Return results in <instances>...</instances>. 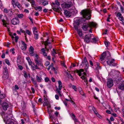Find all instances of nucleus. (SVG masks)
I'll list each match as a JSON object with an SVG mask.
<instances>
[{
  "instance_id": "nucleus-1",
  "label": "nucleus",
  "mask_w": 124,
  "mask_h": 124,
  "mask_svg": "<svg viewBox=\"0 0 124 124\" xmlns=\"http://www.w3.org/2000/svg\"><path fill=\"white\" fill-rule=\"evenodd\" d=\"M11 112L10 111H8L6 113H4L1 114L2 117L6 124H18V123L16 122H14L11 119L12 115L11 114Z\"/></svg>"
},
{
  "instance_id": "nucleus-2",
  "label": "nucleus",
  "mask_w": 124,
  "mask_h": 124,
  "mask_svg": "<svg viewBox=\"0 0 124 124\" xmlns=\"http://www.w3.org/2000/svg\"><path fill=\"white\" fill-rule=\"evenodd\" d=\"M81 13L83 15V18H79L78 19V23H79L80 22L84 21L86 20L90 19L91 12L90 10H83L81 12Z\"/></svg>"
},
{
  "instance_id": "nucleus-3",
  "label": "nucleus",
  "mask_w": 124,
  "mask_h": 124,
  "mask_svg": "<svg viewBox=\"0 0 124 124\" xmlns=\"http://www.w3.org/2000/svg\"><path fill=\"white\" fill-rule=\"evenodd\" d=\"M108 52L106 51L103 52L101 55L100 57V59L101 61L104 60V63L106 65L108 66Z\"/></svg>"
},
{
  "instance_id": "nucleus-4",
  "label": "nucleus",
  "mask_w": 124,
  "mask_h": 124,
  "mask_svg": "<svg viewBox=\"0 0 124 124\" xmlns=\"http://www.w3.org/2000/svg\"><path fill=\"white\" fill-rule=\"evenodd\" d=\"M96 25V23L93 22H90L89 23H85L83 24L82 28L84 31H86L88 27L91 28L92 27H95Z\"/></svg>"
},
{
  "instance_id": "nucleus-5",
  "label": "nucleus",
  "mask_w": 124,
  "mask_h": 124,
  "mask_svg": "<svg viewBox=\"0 0 124 124\" xmlns=\"http://www.w3.org/2000/svg\"><path fill=\"white\" fill-rule=\"evenodd\" d=\"M34 61L35 63L38 65L39 69H42L43 67L41 59L39 57V55L37 54L34 56Z\"/></svg>"
},
{
  "instance_id": "nucleus-6",
  "label": "nucleus",
  "mask_w": 124,
  "mask_h": 124,
  "mask_svg": "<svg viewBox=\"0 0 124 124\" xmlns=\"http://www.w3.org/2000/svg\"><path fill=\"white\" fill-rule=\"evenodd\" d=\"M84 70H76L75 71H76L78 73V74L80 76H81V78L82 79L84 80V82L86 83L87 87L88 85L87 84V80L86 78V73L84 72Z\"/></svg>"
},
{
  "instance_id": "nucleus-7",
  "label": "nucleus",
  "mask_w": 124,
  "mask_h": 124,
  "mask_svg": "<svg viewBox=\"0 0 124 124\" xmlns=\"http://www.w3.org/2000/svg\"><path fill=\"white\" fill-rule=\"evenodd\" d=\"M73 0H72L70 2H64L61 4V6L63 8L68 9L73 6Z\"/></svg>"
},
{
  "instance_id": "nucleus-8",
  "label": "nucleus",
  "mask_w": 124,
  "mask_h": 124,
  "mask_svg": "<svg viewBox=\"0 0 124 124\" xmlns=\"http://www.w3.org/2000/svg\"><path fill=\"white\" fill-rule=\"evenodd\" d=\"M26 59L28 61L29 65L31 66L32 69L33 70L39 69V67H38L37 65H35L34 63L32 62L31 61L29 57H26Z\"/></svg>"
},
{
  "instance_id": "nucleus-9",
  "label": "nucleus",
  "mask_w": 124,
  "mask_h": 124,
  "mask_svg": "<svg viewBox=\"0 0 124 124\" xmlns=\"http://www.w3.org/2000/svg\"><path fill=\"white\" fill-rule=\"evenodd\" d=\"M58 88L56 87V91L57 92L60 96H61V90L62 88V83L61 81L60 80H58Z\"/></svg>"
},
{
  "instance_id": "nucleus-10",
  "label": "nucleus",
  "mask_w": 124,
  "mask_h": 124,
  "mask_svg": "<svg viewBox=\"0 0 124 124\" xmlns=\"http://www.w3.org/2000/svg\"><path fill=\"white\" fill-rule=\"evenodd\" d=\"M20 48L23 50H25L27 48V45L25 42L22 41H21V43L19 45Z\"/></svg>"
},
{
  "instance_id": "nucleus-11",
  "label": "nucleus",
  "mask_w": 124,
  "mask_h": 124,
  "mask_svg": "<svg viewBox=\"0 0 124 124\" xmlns=\"http://www.w3.org/2000/svg\"><path fill=\"white\" fill-rule=\"evenodd\" d=\"M91 36V34H88L86 35L85 37V41L87 43H88L89 41H90Z\"/></svg>"
},
{
  "instance_id": "nucleus-12",
  "label": "nucleus",
  "mask_w": 124,
  "mask_h": 124,
  "mask_svg": "<svg viewBox=\"0 0 124 124\" xmlns=\"http://www.w3.org/2000/svg\"><path fill=\"white\" fill-rule=\"evenodd\" d=\"M8 77V70H4L3 79L5 80L7 79Z\"/></svg>"
},
{
  "instance_id": "nucleus-13",
  "label": "nucleus",
  "mask_w": 124,
  "mask_h": 124,
  "mask_svg": "<svg viewBox=\"0 0 124 124\" xmlns=\"http://www.w3.org/2000/svg\"><path fill=\"white\" fill-rule=\"evenodd\" d=\"M19 19L17 18H15L12 19L11 20V23L13 25H16L19 23Z\"/></svg>"
},
{
  "instance_id": "nucleus-14",
  "label": "nucleus",
  "mask_w": 124,
  "mask_h": 124,
  "mask_svg": "<svg viewBox=\"0 0 124 124\" xmlns=\"http://www.w3.org/2000/svg\"><path fill=\"white\" fill-rule=\"evenodd\" d=\"M34 48L31 46H30L29 48V51L30 56H33L34 55Z\"/></svg>"
},
{
  "instance_id": "nucleus-15",
  "label": "nucleus",
  "mask_w": 124,
  "mask_h": 124,
  "mask_svg": "<svg viewBox=\"0 0 124 124\" xmlns=\"http://www.w3.org/2000/svg\"><path fill=\"white\" fill-rule=\"evenodd\" d=\"M2 106L3 109L4 110H6L8 107V103L5 102L2 104Z\"/></svg>"
},
{
  "instance_id": "nucleus-16",
  "label": "nucleus",
  "mask_w": 124,
  "mask_h": 124,
  "mask_svg": "<svg viewBox=\"0 0 124 124\" xmlns=\"http://www.w3.org/2000/svg\"><path fill=\"white\" fill-rule=\"evenodd\" d=\"M91 35L90 42L94 43H96L98 41V39L94 37L93 34H91Z\"/></svg>"
},
{
  "instance_id": "nucleus-17",
  "label": "nucleus",
  "mask_w": 124,
  "mask_h": 124,
  "mask_svg": "<svg viewBox=\"0 0 124 124\" xmlns=\"http://www.w3.org/2000/svg\"><path fill=\"white\" fill-rule=\"evenodd\" d=\"M84 62H85V68L86 69H88L89 67V65L87 61L86 58L85 57L84 58Z\"/></svg>"
},
{
  "instance_id": "nucleus-18",
  "label": "nucleus",
  "mask_w": 124,
  "mask_h": 124,
  "mask_svg": "<svg viewBox=\"0 0 124 124\" xmlns=\"http://www.w3.org/2000/svg\"><path fill=\"white\" fill-rule=\"evenodd\" d=\"M78 89L79 91V92L81 95L84 96H85V95L84 92L81 87H79L78 88Z\"/></svg>"
},
{
  "instance_id": "nucleus-19",
  "label": "nucleus",
  "mask_w": 124,
  "mask_h": 124,
  "mask_svg": "<svg viewBox=\"0 0 124 124\" xmlns=\"http://www.w3.org/2000/svg\"><path fill=\"white\" fill-rule=\"evenodd\" d=\"M42 5L44 6H45L48 4V1L47 0H42Z\"/></svg>"
},
{
  "instance_id": "nucleus-20",
  "label": "nucleus",
  "mask_w": 124,
  "mask_h": 124,
  "mask_svg": "<svg viewBox=\"0 0 124 124\" xmlns=\"http://www.w3.org/2000/svg\"><path fill=\"white\" fill-rule=\"evenodd\" d=\"M113 80L111 79H109V88L112 86L113 85Z\"/></svg>"
},
{
  "instance_id": "nucleus-21",
  "label": "nucleus",
  "mask_w": 124,
  "mask_h": 124,
  "mask_svg": "<svg viewBox=\"0 0 124 124\" xmlns=\"http://www.w3.org/2000/svg\"><path fill=\"white\" fill-rule=\"evenodd\" d=\"M36 80L37 81L39 82H42V80H43L42 78L40 76L39 77L38 75L36 76Z\"/></svg>"
},
{
  "instance_id": "nucleus-22",
  "label": "nucleus",
  "mask_w": 124,
  "mask_h": 124,
  "mask_svg": "<svg viewBox=\"0 0 124 124\" xmlns=\"http://www.w3.org/2000/svg\"><path fill=\"white\" fill-rule=\"evenodd\" d=\"M64 14L67 17H70V12L66 10H64Z\"/></svg>"
},
{
  "instance_id": "nucleus-23",
  "label": "nucleus",
  "mask_w": 124,
  "mask_h": 124,
  "mask_svg": "<svg viewBox=\"0 0 124 124\" xmlns=\"http://www.w3.org/2000/svg\"><path fill=\"white\" fill-rule=\"evenodd\" d=\"M118 88L121 90H124V82H122L121 84L118 86Z\"/></svg>"
},
{
  "instance_id": "nucleus-24",
  "label": "nucleus",
  "mask_w": 124,
  "mask_h": 124,
  "mask_svg": "<svg viewBox=\"0 0 124 124\" xmlns=\"http://www.w3.org/2000/svg\"><path fill=\"white\" fill-rule=\"evenodd\" d=\"M74 26V28L75 30H76L77 31H78L79 30L78 29L79 27V24L78 23V24L77 23H74L73 24Z\"/></svg>"
},
{
  "instance_id": "nucleus-25",
  "label": "nucleus",
  "mask_w": 124,
  "mask_h": 124,
  "mask_svg": "<svg viewBox=\"0 0 124 124\" xmlns=\"http://www.w3.org/2000/svg\"><path fill=\"white\" fill-rule=\"evenodd\" d=\"M58 51H56L54 48L53 49L52 51V54L53 56H55V54H57Z\"/></svg>"
},
{
  "instance_id": "nucleus-26",
  "label": "nucleus",
  "mask_w": 124,
  "mask_h": 124,
  "mask_svg": "<svg viewBox=\"0 0 124 124\" xmlns=\"http://www.w3.org/2000/svg\"><path fill=\"white\" fill-rule=\"evenodd\" d=\"M114 59H112L111 60V61L110 62V64L109 65L110 66H114L116 65V63H113V62L114 61Z\"/></svg>"
},
{
  "instance_id": "nucleus-27",
  "label": "nucleus",
  "mask_w": 124,
  "mask_h": 124,
  "mask_svg": "<svg viewBox=\"0 0 124 124\" xmlns=\"http://www.w3.org/2000/svg\"><path fill=\"white\" fill-rule=\"evenodd\" d=\"M31 80L32 82L35 85V86L37 87V81L32 78H31Z\"/></svg>"
},
{
  "instance_id": "nucleus-28",
  "label": "nucleus",
  "mask_w": 124,
  "mask_h": 124,
  "mask_svg": "<svg viewBox=\"0 0 124 124\" xmlns=\"http://www.w3.org/2000/svg\"><path fill=\"white\" fill-rule=\"evenodd\" d=\"M36 10H39V11H42V7L41 6L37 7L34 8Z\"/></svg>"
},
{
  "instance_id": "nucleus-29",
  "label": "nucleus",
  "mask_w": 124,
  "mask_h": 124,
  "mask_svg": "<svg viewBox=\"0 0 124 124\" xmlns=\"http://www.w3.org/2000/svg\"><path fill=\"white\" fill-rule=\"evenodd\" d=\"M79 36L81 37H83V34L82 31L80 30H79L77 31Z\"/></svg>"
},
{
  "instance_id": "nucleus-30",
  "label": "nucleus",
  "mask_w": 124,
  "mask_h": 124,
  "mask_svg": "<svg viewBox=\"0 0 124 124\" xmlns=\"http://www.w3.org/2000/svg\"><path fill=\"white\" fill-rule=\"evenodd\" d=\"M30 2L31 5H35V1L34 0H26Z\"/></svg>"
},
{
  "instance_id": "nucleus-31",
  "label": "nucleus",
  "mask_w": 124,
  "mask_h": 124,
  "mask_svg": "<svg viewBox=\"0 0 124 124\" xmlns=\"http://www.w3.org/2000/svg\"><path fill=\"white\" fill-rule=\"evenodd\" d=\"M44 100L46 102V105H47L48 104L47 103V102L48 101V99L46 95H44Z\"/></svg>"
},
{
  "instance_id": "nucleus-32",
  "label": "nucleus",
  "mask_w": 124,
  "mask_h": 124,
  "mask_svg": "<svg viewBox=\"0 0 124 124\" xmlns=\"http://www.w3.org/2000/svg\"><path fill=\"white\" fill-rule=\"evenodd\" d=\"M33 33L34 34H37V33H38V31H37V28L36 27H34L33 29Z\"/></svg>"
},
{
  "instance_id": "nucleus-33",
  "label": "nucleus",
  "mask_w": 124,
  "mask_h": 124,
  "mask_svg": "<svg viewBox=\"0 0 124 124\" xmlns=\"http://www.w3.org/2000/svg\"><path fill=\"white\" fill-rule=\"evenodd\" d=\"M15 5L17 6L18 8L20 9H22L21 5L18 2H16L15 4Z\"/></svg>"
},
{
  "instance_id": "nucleus-34",
  "label": "nucleus",
  "mask_w": 124,
  "mask_h": 124,
  "mask_svg": "<svg viewBox=\"0 0 124 124\" xmlns=\"http://www.w3.org/2000/svg\"><path fill=\"white\" fill-rule=\"evenodd\" d=\"M67 74L68 75V77L70 79L72 80H73L74 79L73 77L69 73L67 72Z\"/></svg>"
},
{
  "instance_id": "nucleus-35",
  "label": "nucleus",
  "mask_w": 124,
  "mask_h": 124,
  "mask_svg": "<svg viewBox=\"0 0 124 124\" xmlns=\"http://www.w3.org/2000/svg\"><path fill=\"white\" fill-rule=\"evenodd\" d=\"M0 98L1 99L4 98L5 96V95L4 94L1 93V91H0Z\"/></svg>"
},
{
  "instance_id": "nucleus-36",
  "label": "nucleus",
  "mask_w": 124,
  "mask_h": 124,
  "mask_svg": "<svg viewBox=\"0 0 124 124\" xmlns=\"http://www.w3.org/2000/svg\"><path fill=\"white\" fill-rule=\"evenodd\" d=\"M23 15L22 14H18L17 15V17L18 18L22 19L23 17Z\"/></svg>"
},
{
  "instance_id": "nucleus-37",
  "label": "nucleus",
  "mask_w": 124,
  "mask_h": 124,
  "mask_svg": "<svg viewBox=\"0 0 124 124\" xmlns=\"http://www.w3.org/2000/svg\"><path fill=\"white\" fill-rule=\"evenodd\" d=\"M72 116L73 117V120L74 121V122L75 124H76V122H78L77 120L75 118V115L73 114H72Z\"/></svg>"
},
{
  "instance_id": "nucleus-38",
  "label": "nucleus",
  "mask_w": 124,
  "mask_h": 124,
  "mask_svg": "<svg viewBox=\"0 0 124 124\" xmlns=\"http://www.w3.org/2000/svg\"><path fill=\"white\" fill-rule=\"evenodd\" d=\"M5 62L8 65H10V63L9 60L7 59H6L5 60Z\"/></svg>"
},
{
  "instance_id": "nucleus-39",
  "label": "nucleus",
  "mask_w": 124,
  "mask_h": 124,
  "mask_svg": "<svg viewBox=\"0 0 124 124\" xmlns=\"http://www.w3.org/2000/svg\"><path fill=\"white\" fill-rule=\"evenodd\" d=\"M21 58V56L20 55L18 56L17 59L16 61L17 62V64L18 63H19L20 62V58Z\"/></svg>"
},
{
  "instance_id": "nucleus-40",
  "label": "nucleus",
  "mask_w": 124,
  "mask_h": 124,
  "mask_svg": "<svg viewBox=\"0 0 124 124\" xmlns=\"http://www.w3.org/2000/svg\"><path fill=\"white\" fill-rule=\"evenodd\" d=\"M72 88L75 91V92L77 91V88L76 86L74 85H72Z\"/></svg>"
},
{
  "instance_id": "nucleus-41",
  "label": "nucleus",
  "mask_w": 124,
  "mask_h": 124,
  "mask_svg": "<svg viewBox=\"0 0 124 124\" xmlns=\"http://www.w3.org/2000/svg\"><path fill=\"white\" fill-rule=\"evenodd\" d=\"M53 68L54 70V68L53 66V64H51L50 66L48 68V70H49L50 69H52Z\"/></svg>"
},
{
  "instance_id": "nucleus-42",
  "label": "nucleus",
  "mask_w": 124,
  "mask_h": 124,
  "mask_svg": "<svg viewBox=\"0 0 124 124\" xmlns=\"http://www.w3.org/2000/svg\"><path fill=\"white\" fill-rule=\"evenodd\" d=\"M61 63L62 66L63 67L65 68L66 69V65H65V63L64 62H61Z\"/></svg>"
},
{
  "instance_id": "nucleus-43",
  "label": "nucleus",
  "mask_w": 124,
  "mask_h": 124,
  "mask_svg": "<svg viewBox=\"0 0 124 124\" xmlns=\"http://www.w3.org/2000/svg\"><path fill=\"white\" fill-rule=\"evenodd\" d=\"M92 109L94 113L96 115L97 114H98V113H97V112L95 108L94 107H93L92 108Z\"/></svg>"
},
{
  "instance_id": "nucleus-44",
  "label": "nucleus",
  "mask_w": 124,
  "mask_h": 124,
  "mask_svg": "<svg viewBox=\"0 0 124 124\" xmlns=\"http://www.w3.org/2000/svg\"><path fill=\"white\" fill-rule=\"evenodd\" d=\"M45 81L46 82H50L49 79L48 77H46L45 78Z\"/></svg>"
},
{
  "instance_id": "nucleus-45",
  "label": "nucleus",
  "mask_w": 124,
  "mask_h": 124,
  "mask_svg": "<svg viewBox=\"0 0 124 124\" xmlns=\"http://www.w3.org/2000/svg\"><path fill=\"white\" fill-rule=\"evenodd\" d=\"M39 36L38 33L34 34V38L36 39H38Z\"/></svg>"
},
{
  "instance_id": "nucleus-46",
  "label": "nucleus",
  "mask_w": 124,
  "mask_h": 124,
  "mask_svg": "<svg viewBox=\"0 0 124 124\" xmlns=\"http://www.w3.org/2000/svg\"><path fill=\"white\" fill-rule=\"evenodd\" d=\"M76 66V65L75 64L72 63V64L71 66L70 67V69H72V67H75Z\"/></svg>"
},
{
  "instance_id": "nucleus-47",
  "label": "nucleus",
  "mask_w": 124,
  "mask_h": 124,
  "mask_svg": "<svg viewBox=\"0 0 124 124\" xmlns=\"http://www.w3.org/2000/svg\"><path fill=\"white\" fill-rule=\"evenodd\" d=\"M24 75V77L27 78V74L26 72L25 71H24L23 72Z\"/></svg>"
},
{
  "instance_id": "nucleus-48",
  "label": "nucleus",
  "mask_w": 124,
  "mask_h": 124,
  "mask_svg": "<svg viewBox=\"0 0 124 124\" xmlns=\"http://www.w3.org/2000/svg\"><path fill=\"white\" fill-rule=\"evenodd\" d=\"M55 3L57 6H59L60 5L59 2L57 0H55Z\"/></svg>"
},
{
  "instance_id": "nucleus-49",
  "label": "nucleus",
  "mask_w": 124,
  "mask_h": 124,
  "mask_svg": "<svg viewBox=\"0 0 124 124\" xmlns=\"http://www.w3.org/2000/svg\"><path fill=\"white\" fill-rule=\"evenodd\" d=\"M50 64V62L49 61H46L45 62V65L46 66H47L49 65Z\"/></svg>"
},
{
  "instance_id": "nucleus-50",
  "label": "nucleus",
  "mask_w": 124,
  "mask_h": 124,
  "mask_svg": "<svg viewBox=\"0 0 124 124\" xmlns=\"http://www.w3.org/2000/svg\"><path fill=\"white\" fill-rule=\"evenodd\" d=\"M26 32L29 35H30L31 34V32L28 30H26Z\"/></svg>"
},
{
  "instance_id": "nucleus-51",
  "label": "nucleus",
  "mask_w": 124,
  "mask_h": 124,
  "mask_svg": "<svg viewBox=\"0 0 124 124\" xmlns=\"http://www.w3.org/2000/svg\"><path fill=\"white\" fill-rule=\"evenodd\" d=\"M15 90H18L19 89L18 86L17 85H15Z\"/></svg>"
},
{
  "instance_id": "nucleus-52",
  "label": "nucleus",
  "mask_w": 124,
  "mask_h": 124,
  "mask_svg": "<svg viewBox=\"0 0 124 124\" xmlns=\"http://www.w3.org/2000/svg\"><path fill=\"white\" fill-rule=\"evenodd\" d=\"M14 50H15V49L14 48H13L12 49H10V51L12 52V53L13 54H14L15 53V52L14 51Z\"/></svg>"
},
{
  "instance_id": "nucleus-53",
  "label": "nucleus",
  "mask_w": 124,
  "mask_h": 124,
  "mask_svg": "<svg viewBox=\"0 0 124 124\" xmlns=\"http://www.w3.org/2000/svg\"><path fill=\"white\" fill-rule=\"evenodd\" d=\"M84 65V61H83L80 65V67H82Z\"/></svg>"
},
{
  "instance_id": "nucleus-54",
  "label": "nucleus",
  "mask_w": 124,
  "mask_h": 124,
  "mask_svg": "<svg viewBox=\"0 0 124 124\" xmlns=\"http://www.w3.org/2000/svg\"><path fill=\"white\" fill-rule=\"evenodd\" d=\"M117 15V16H118L119 17L121 18V14L120 12L118 13Z\"/></svg>"
},
{
  "instance_id": "nucleus-55",
  "label": "nucleus",
  "mask_w": 124,
  "mask_h": 124,
  "mask_svg": "<svg viewBox=\"0 0 124 124\" xmlns=\"http://www.w3.org/2000/svg\"><path fill=\"white\" fill-rule=\"evenodd\" d=\"M18 66L19 69L20 70H22L23 69V67L22 66L19 65Z\"/></svg>"
},
{
  "instance_id": "nucleus-56",
  "label": "nucleus",
  "mask_w": 124,
  "mask_h": 124,
  "mask_svg": "<svg viewBox=\"0 0 124 124\" xmlns=\"http://www.w3.org/2000/svg\"><path fill=\"white\" fill-rule=\"evenodd\" d=\"M5 53H3L1 56V57L2 58H5Z\"/></svg>"
},
{
  "instance_id": "nucleus-57",
  "label": "nucleus",
  "mask_w": 124,
  "mask_h": 124,
  "mask_svg": "<svg viewBox=\"0 0 124 124\" xmlns=\"http://www.w3.org/2000/svg\"><path fill=\"white\" fill-rule=\"evenodd\" d=\"M104 44H105V46H106L107 47H108V43L107 42V41H104Z\"/></svg>"
},
{
  "instance_id": "nucleus-58",
  "label": "nucleus",
  "mask_w": 124,
  "mask_h": 124,
  "mask_svg": "<svg viewBox=\"0 0 124 124\" xmlns=\"http://www.w3.org/2000/svg\"><path fill=\"white\" fill-rule=\"evenodd\" d=\"M54 114L56 116H58L59 114L58 112L57 111L55 112H54Z\"/></svg>"
},
{
  "instance_id": "nucleus-59",
  "label": "nucleus",
  "mask_w": 124,
  "mask_h": 124,
  "mask_svg": "<svg viewBox=\"0 0 124 124\" xmlns=\"http://www.w3.org/2000/svg\"><path fill=\"white\" fill-rule=\"evenodd\" d=\"M18 39V37L17 36L15 37V41L16 42H17V41Z\"/></svg>"
},
{
  "instance_id": "nucleus-60",
  "label": "nucleus",
  "mask_w": 124,
  "mask_h": 124,
  "mask_svg": "<svg viewBox=\"0 0 124 124\" xmlns=\"http://www.w3.org/2000/svg\"><path fill=\"white\" fill-rule=\"evenodd\" d=\"M24 12L26 13H28L29 12V10L28 9H25L24 10Z\"/></svg>"
},
{
  "instance_id": "nucleus-61",
  "label": "nucleus",
  "mask_w": 124,
  "mask_h": 124,
  "mask_svg": "<svg viewBox=\"0 0 124 124\" xmlns=\"http://www.w3.org/2000/svg\"><path fill=\"white\" fill-rule=\"evenodd\" d=\"M55 98L56 99L58 100L59 99V97L58 95L56 94L55 95Z\"/></svg>"
},
{
  "instance_id": "nucleus-62",
  "label": "nucleus",
  "mask_w": 124,
  "mask_h": 124,
  "mask_svg": "<svg viewBox=\"0 0 124 124\" xmlns=\"http://www.w3.org/2000/svg\"><path fill=\"white\" fill-rule=\"evenodd\" d=\"M110 119L112 121H114V119L112 116H111L110 118Z\"/></svg>"
},
{
  "instance_id": "nucleus-63",
  "label": "nucleus",
  "mask_w": 124,
  "mask_h": 124,
  "mask_svg": "<svg viewBox=\"0 0 124 124\" xmlns=\"http://www.w3.org/2000/svg\"><path fill=\"white\" fill-rule=\"evenodd\" d=\"M41 51L43 53H44L45 52L46 50L44 48H43L41 49Z\"/></svg>"
},
{
  "instance_id": "nucleus-64",
  "label": "nucleus",
  "mask_w": 124,
  "mask_h": 124,
  "mask_svg": "<svg viewBox=\"0 0 124 124\" xmlns=\"http://www.w3.org/2000/svg\"><path fill=\"white\" fill-rule=\"evenodd\" d=\"M96 116L100 119L102 118V117L98 113L97 114Z\"/></svg>"
}]
</instances>
